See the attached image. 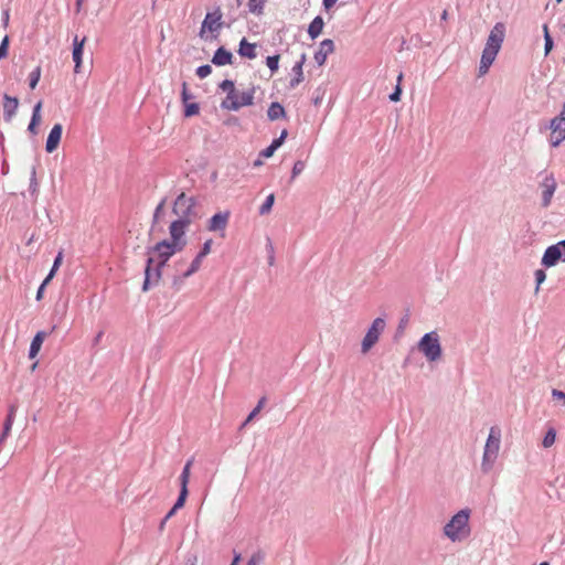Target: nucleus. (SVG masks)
Returning <instances> with one entry per match:
<instances>
[{"instance_id":"1","label":"nucleus","mask_w":565,"mask_h":565,"mask_svg":"<svg viewBox=\"0 0 565 565\" xmlns=\"http://www.w3.org/2000/svg\"><path fill=\"white\" fill-rule=\"evenodd\" d=\"M505 36V24L503 22H497L489 33L486 46L483 47L480 65L479 75L483 76L488 73L490 66L494 62Z\"/></svg>"},{"instance_id":"2","label":"nucleus","mask_w":565,"mask_h":565,"mask_svg":"<svg viewBox=\"0 0 565 565\" xmlns=\"http://www.w3.org/2000/svg\"><path fill=\"white\" fill-rule=\"evenodd\" d=\"M469 516V509L458 511L444 526V534L452 542L467 537L470 533Z\"/></svg>"},{"instance_id":"3","label":"nucleus","mask_w":565,"mask_h":565,"mask_svg":"<svg viewBox=\"0 0 565 565\" xmlns=\"http://www.w3.org/2000/svg\"><path fill=\"white\" fill-rule=\"evenodd\" d=\"M172 213L177 216V220L191 224L196 218H200L196 210V199L181 192L173 202Z\"/></svg>"},{"instance_id":"4","label":"nucleus","mask_w":565,"mask_h":565,"mask_svg":"<svg viewBox=\"0 0 565 565\" xmlns=\"http://www.w3.org/2000/svg\"><path fill=\"white\" fill-rule=\"evenodd\" d=\"M500 430L497 429L495 427H491L484 445L481 462V470L484 473H488L493 468V465L498 458V452L500 448Z\"/></svg>"},{"instance_id":"5","label":"nucleus","mask_w":565,"mask_h":565,"mask_svg":"<svg viewBox=\"0 0 565 565\" xmlns=\"http://www.w3.org/2000/svg\"><path fill=\"white\" fill-rule=\"evenodd\" d=\"M168 262L156 260L153 256H149L146 259L145 266V279L141 287L143 292L149 291L152 287H156L162 277V269Z\"/></svg>"},{"instance_id":"6","label":"nucleus","mask_w":565,"mask_h":565,"mask_svg":"<svg viewBox=\"0 0 565 565\" xmlns=\"http://www.w3.org/2000/svg\"><path fill=\"white\" fill-rule=\"evenodd\" d=\"M168 262L156 260L153 256H149L146 259L145 266V279L141 287L143 292L149 291L152 287H156L162 277V269Z\"/></svg>"},{"instance_id":"7","label":"nucleus","mask_w":565,"mask_h":565,"mask_svg":"<svg viewBox=\"0 0 565 565\" xmlns=\"http://www.w3.org/2000/svg\"><path fill=\"white\" fill-rule=\"evenodd\" d=\"M418 349L429 362L440 359L443 350L437 332L425 333L418 342Z\"/></svg>"},{"instance_id":"8","label":"nucleus","mask_w":565,"mask_h":565,"mask_svg":"<svg viewBox=\"0 0 565 565\" xmlns=\"http://www.w3.org/2000/svg\"><path fill=\"white\" fill-rule=\"evenodd\" d=\"M385 320L383 318H376L367 329L362 343L361 351L362 353H367L379 341L381 334L385 329Z\"/></svg>"},{"instance_id":"9","label":"nucleus","mask_w":565,"mask_h":565,"mask_svg":"<svg viewBox=\"0 0 565 565\" xmlns=\"http://www.w3.org/2000/svg\"><path fill=\"white\" fill-rule=\"evenodd\" d=\"M550 129V145L554 148L558 147L565 140V116H555L547 125L541 127L540 130Z\"/></svg>"},{"instance_id":"10","label":"nucleus","mask_w":565,"mask_h":565,"mask_svg":"<svg viewBox=\"0 0 565 565\" xmlns=\"http://www.w3.org/2000/svg\"><path fill=\"white\" fill-rule=\"evenodd\" d=\"M222 15L223 14H222L220 7H216L213 12H207L205 14V18H204L202 24H201L199 36L203 39L204 33L207 30L209 32H211L213 34V38L216 39L220 30L223 26Z\"/></svg>"},{"instance_id":"11","label":"nucleus","mask_w":565,"mask_h":565,"mask_svg":"<svg viewBox=\"0 0 565 565\" xmlns=\"http://www.w3.org/2000/svg\"><path fill=\"white\" fill-rule=\"evenodd\" d=\"M181 252L174 245L168 243V239H162L152 246L146 248L147 256H153L156 260L169 262V259L175 254Z\"/></svg>"},{"instance_id":"12","label":"nucleus","mask_w":565,"mask_h":565,"mask_svg":"<svg viewBox=\"0 0 565 565\" xmlns=\"http://www.w3.org/2000/svg\"><path fill=\"white\" fill-rule=\"evenodd\" d=\"M189 225L190 224L185 223V221H172L169 226L170 239H168V243L174 245V247H177L178 249L183 250V248L186 245V239L184 238V235Z\"/></svg>"},{"instance_id":"13","label":"nucleus","mask_w":565,"mask_h":565,"mask_svg":"<svg viewBox=\"0 0 565 565\" xmlns=\"http://www.w3.org/2000/svg\"><path fill=\"white\" fill-rule=\"evenodd\" d=\"M192 465H193V458L189 459L185 462V465L182 469V472L180 475V478H179L180 479V492H179V497H178L177 501L173 504L174 510H180L185 504L186 498L189 495L188 484H189V480H190V470H191Z\"/></svg>"},{"instance_id":"14","label":"nucleus","mask_w":565,"mask_h":565,"mask_svg":"<svg viewBox=\"0 0 565 565\" xmlns=\"http://www.w3.org/2000/svg\"><path fill=\"white\" fill-rule=\"evenodd\" d=\"M254 94H255V87H252L250 89L243 92L239 96L236 94V98H233L231 102L223 100L221 103L222 109H227L232 111H237L243 106H250L254 104Z\"/></svg>"},{"instance_id":"15","label":"nucleus","mask_w":565,"mask_h":565,"mask_svg":"<svg viewBox=\"0 0 565 565\" xmlns=\"http://www.w3.org/2000/svg\"><path fill=\"white\" fill-rule=\"evenodd\" d=\"M541 188H542L541 205H542V207H548L552 203L553 195L557 188V183H556V180H555L553 173L545 175V178L541 182Z\"/></svg>"},{"instance_id":"16","label":"nucleus","mask_w":565,"mask_h":565,"mask_svg":"<svg viewBox=\"0 0 565 565\" xmlns=\"http://www.w3.org/2000/svg\"><path fill=\"white\" fill-rule=\"evenodd\" d=\"M231 212L230 211H223L215 213L207 223V231L210 232H221V236H225V230L227 227L228 221H230Z\"/></svg>"},{"instance_id":"17","label":"nucleus","mask_w":565,"mask_h":565,"mask_svg":"<svg viewBox=\"0 0 565 565\" xmlns=\"http://www.w3.org/2000/svg\"><path fill=\"white\" fill-rule=\"evenodd\" d=\"M87 41V38L86 36H83L82 39H79L77 35L74 36L73 39V52H72V57H73V61H74V72L75 73H79L81 72V66H82V62H83V53H84V46H85V43Z\"/></svg>"},{"instance_id":"18","label":"nucleus","mask_w":565,"mask_h":565,"mask_svg":"<svg viewBox=\"0 0 565 565\" xmlns=\"http://www.w3.org/2000/svg\"><path fill=\"white\" fill-rule=\"evenodd\" d=\"M63 134V126L61 124H55L51 131L49 132L46 143H45V150L49 153H52L55 151L61 142Z\"/></svg>"},{"instance_id":"19","label":"nucleus","mask_w":565,"mask_h":565,"mask_svg":"<svg viewBox=\"0 0 565 565\" xmlns=\"http://www.w3.org/2000/svg\"><path fill=\"white\" fill-rule=\"evenodd\" d=\"M559 260H562V257H561V253H559V247L556 243V244L548 246L545 249L543 257L541 259V264L544 267L550 268V267L555 266Z\"/></svg>"},{"instance_id":"20","label":"nucleus","mask_w":565,"mask_h":565,"mask_svg":"<svg viewBox=\"0 0 565 565\" xmlns=\"http://www.w3.org/2000/svg\"><path fill=\"white\" fill-rule=\"evenodd\" d=\"M334 51V43L331 39H326L320 43L319 50L315 53V61L318 66H322L329 54Z\"/></svg>"},{"instance_id":"21","label":"nucleus","mask_w":565,"mask_h":565,"mask_svg":"<svg viewBox=\"0 0 565 565\" xmlns=\"http://www.w3.org/2000/svg\"><path fill=\"white\" fill-rule=\"evenodd\" d=\"M233 58H234V56L231 51H228L224 46H220L218 49L215 50L211 62L215 66L220 67V66L233 64Z\"/></svg>"},{"instance_id":"22","label":"nucleus","mask_w":565,"mask_h":565,"mask_svg":"<svg viewBox=\"0 0 565 565\" xmlns=\"http://www.w3.org/2000/svg\"><path fill=\"white\" fill-rule=\"evenodd\" d=\"M237 53L241 57L253 60L257 56L256 44L250 43L246 38H243L239 41Z\"/></svg>"},{"instance_id":"23","label":"nucleus","mask_w":565,"mask_h":565,"mask_svg":"<svg viewBox=\"0 0 565 565\" xmlns=\"http://www.w3.org/2000/svg\"><path fill=\"white\" fill-rule=\"evenodd\" d=\"M47 333L45 331H38L33 337L30 349H29V359H34L39 354L42 344L46 338Z\"/></svg>"},{"instance_id":"24","label":"nucleus","mask_w":565,"mask_h":565,"mask_svg":"<svg viewBox=\"0 0 565 565\" xmlns=\"http://www.w3.org/2000/svg\"><path fill=\"white\" fill-rule=\"evenodd\" d=\"M18 106L19 100L17 97L4 95L3 116L7 121L11 120L12 116L15 115Z\"/></svg>"},{"instance_id":"25","label":"nucleus","mask_w":565,"mask_h":565,"mask_svg":"<svg viewBox=\"0 0 565 565\" xmlns=\"http://www.w3.org/2000/svg\"><path fill=\"white\" fill-rule=\"evenodd\" d=\"M41 109H42V102L40 100L33 107L31 120L28 126V131L32 135L38 134V126L41 122Z\"/></svg>"},{"instance_id":"26","label":"nucleus","mask_w":565,"mask_h":565,"mask_svg":"<svg viewBox=\"0 0 565 565\" xmlns=\"http://www.w3.org/2000/svg\"><path fill=\"white\" fill-rule=\"evenodd\" d=\"M267 117L270 121L286 118V110L279 102H273L268 107Z\"/></svg>"},{"instance_id":"27","label":"nucleus","mask_w":565,"mask_h":565,"mask_svg":"<svg viewBox=\"0 0 565 565\" xmlns=\"http://www.w3.org/2000/svg\"><path fill=\"white\" fill-rule=\"evenodd\" d=\"M324 22L321 15H317L308 26V35L311 40L317 39L323 29Z\"/></svg>"},{"instance_id":"28","label":"nucleus","mask_w":565,"mask_h":565,"mask_svg":"<svg viewBox=\"0 0 565 565\" xmlns=\"http://www.w3.org/2000/svg\"><path fill=\"white\" fill-rule=\"evenodd\" d=\"M300 63H295L291 68L292 77L289 81V88H296L303 81V71Z\"/></svg>"},{"instance_id":"29","label":"nucleus","mask_w":565,"mask_h":565,"mask_svg":"<svg viewBox=\"0 0 565 565\" xmlns=\"http://www.w3.org/2000/svg\"><path fill=\"white\" fill-rule=\"evenodd\" d=\"M17 411H18L17 405L11 404L9 406L8 414H7L6 420L3 423V429H2L3 437H7L9 435V433L12 428L13 422H14Z\"/></svg>"},{"instance_id":"30","label":"nucleus","mask_w":565,"mask_h":565,"mask_svg":"<svg viewBox=\"0 0 565 565\" xmlns=\"http://www.w3.org/2000/svg\"><path fill=\"white\" fill-rule=\"evenodd\" d=\"M218 88L223 92H227V96L224 100L231 102L233 98H236V89L235 84L232 79H224L218 84Z\"/></svg>"},{"instance_id":"31","label":"nucleus","mask_w":565,"mask_h":565,"mask_svg":"<svg viewBox=\"0 0 565 565\" xmlns=\"http://www.w3.org/2000/svg\"><path fill=\"white\" fill-rule=\"evenodd\" d=\"M166 202H167V199L163 198L159 202V204L156 206L153 215H152V223H151L150 233H152L156 230V226L159 223V218H160L161 214L163 213V209H164Z\"/></svg>"},{"instance_id":"32","label":"nucleus","mask_w":565,"mask_h":565,"mask_svg":"<svg viewBox=\"0 0 565 565\" xmlns=\"http://www.w3.org/2000/svg\"><path fill=\"white\" fill-rule=\"evenodd\" d=\"M266 0H248V11L256 15H262L264 13Z\"/></svg>"},{"instance_id":"33","label":"nucleus","mask_w":565,"mask_h":565,"mask_svg":"<svg viewBox=\"0 0 565 565\" xmlns=\"http://www.w3.org/2000/svg\"><path fill=\"white\" fill-rule=\"evenodd\" d=\"M543 33H544V54H545V56H547L554 47V41L550 34L547 24H543Z\"/></svg>"},{"instance_id":"34","label":"nucleus","mask_w":565,"mask_h":565,"mask_svg":"<svg viewBox=\"0 0 565 565\" xmlns=\"http://www.w3.org/2000/svg\"><path fill=\"white\" fill-rule=\"evenodd\" d=\"M205 258V256H202L200 253L196 254L194 259L192 260L190 267L184 271V276H192L195 274L202 264V260Z\"/></svg>"},{"instance_id":"35","label":"nucleus","mask_w":565,"mask_h":565,"mask_svg":"<svg viewBox=\"0 0 565 565\" xmlns=\"http://www.w3.org/2000/svg\"><path fill=\"white\" fill-rule=\"evenodd\" d=\"M274 203H275V194L270 193L269 195H267V198L265 199L263 204L259 206L258 213L260 215L268 214L271 211Z\"/></svg>"},{"instance_id":"36","label":"nucleus","mask_w":565,"mask_h":565,"mask_svg":"<svg viewBox=\"0 0 565 565\" xmlns=\"http://www.w3.org/2000/svg\"><path fill=\"white\" fill-rule=\"evenodd\" d=\"M555 439H556V430L553 427H550L545 433V436L542 441V446L544 448H550L555 443Z\"/></svg>"},{"instance_id":"37","label":"nucleus","mask_w":565,"mask_h":565,"mask_svg":"<svg viewBox=\"0 0 565 565\" xmlns=\"http://www.w3.org/2000/svg\"><path fill=\"white\" fill-rule=\"evenodd\" d=\"M403 78V73H399V75L397 76V84L394 88V90L390 94L388 98L391 102H399L401 100V96H402V87H401V81Z\"/></svg>"},{"instance_id":"38","label":"nucleus","mask_w":565,"mask_h":565,"mask_svg":"<svg viewBox=\"0 0 565 565\" xmlns=\"http://www.w3.org/2000/svg\"><path fill=\"white\" fill-rule=\"evenodd\" d=\"M41 78V66H36L29 75V86L34 89Z\"/></svg>"},{"instance_id":"39","label":"nucleus","mask_w":565,"mask_h":565,"mask_svg":"<svg viewBox=\"0 0 565 565\" xmlns=\"http://www.w3.org/2000/svg\"><path fill=\"white\" fill-rule=\"evenodd\" d=\"M279 58L280 56L278 54L267 56L266 58V65L270 70L271 74L276 73L279 68Z\"/></svg>"},{"instance_id":"40","label":"nucleus","mask_w":565,"mask_h":565,"mask_svg":"<svg viewBox=\"0 0 565 565\" xmlns=\"http://www.w3.org/2000/svg\"><path fill=\"white\" fill-rule=\"evenodd\" d=\"M200 111V106L198 103H185L184 104V116L193 117L198 115Z\"/></svg>"},{"instance_id":"41","label":"nucleus","mask_w":565,"mask_h":565,"mask_svg":"<svg viewBox=\"0 0 565 565\" xmlns=\"http://www.w3.org/2000/svg\"><path fill=\"white\" fill-rule=\"evenodd\" d=\"M38 188H39V183L36 180V168L33 166L31 169L29 191L32 194H34L35 192H38Z\"/></svg>"},{"instance_id":"42","label":"nucleus","mask_w":565,"mask_h":565,"mask_svg":"<svg viewBox=\"0 0 565 565\" xmlns=\"http://www.w3.org/2000/svg\"><path fill=\"white\" fill-rule=\"evenodd\" d=\"M534 277H535V282H536V286H535V294L539 292L540 290V286L544 282V280L546 279V273L544 269H536L535 273H534Z\"/></svg>"},{"instance_id":"43","label":"nucleus","mask_w":565,"mask_h":565,"mask_svg":"<svg viewBox=\"0 0 565 565\" xmlns=\"http://www.w3.org/2000/svg\"><path fill=\"white\" fill-rule=\"evenodd\" d=\"M306 163L302 160H298L294 163L292 170H291V181L296 179L303 170H305Z\"/></svg>"},{"instance_id":"44","label":"nucleus","mask_w":565,"mask_h":565,"mask_svg":"<svg viewBox=\"0 0 565 565\" xmlns=\"http://www.w3.org/2000/svg\"><path fill=\"white\" fill-rule=\"evenodd\" d=\"M10 39L9 35H4L0 43V61L8 56Z\"/></svg>"},{"instance_id":"45","label":"nucleus","mask_w":565,"mask_h":565,"mask_svg":"<svg viewBox=\"0 0 565 565\" xmlns=\"http://www.w3.org/2000/svg\"><path fill=\"white\" fill-rule=\"evenodd\" d=\"M212 73V67L210 64H203L201 66H199L196 70H195V74L200 77V78H205L207 77L210 74Z\"/></svg>"},{"instance_id":"46","label":"nucleus","mask_w":565,"mask_h":565,"mask_svg":"<svg viewBox=\"0 0 565 565\" xmlns=\"http://www.w3.org/2000/svg\"><path fill=\"white\" fill-rule=\"evenodd\" d=\"M264 558V553L262 551H257L250 556L246 565H260Z\"/></svg>"},{"instance_id":"47","label":"nucleus","mask_w":565,"mask_h":565,"mask_svg":"<svg viewBox=\"0 0 565 565\" xmlns=\"http://www.w3.org/2000/svg\"><path fill=\"white\" fill-rule=\"evenodd\" d=\"M189 276H184V273L180 274V275H174L172 277V287L175 289V290H180V288L182 287L184 280L188 278Z\"/></svg>"},{"instance_id":"48","label":"nucleus","mask_w":565,"mask_h":565,"mask_svg":"<svg viewBox=\"0 0 565 565\" xmlns=\"http://www.w3.org/2000/svg\"><path fill=\"white\" fill-rule=\"evenodd\" d=\"M194 96L189 92L188 85L185 82L182 83V92H181V99L183 105L185 103H189L190 99H193Z\"/></svg>"},{"instance_id":"49","label":"nucleus","mask_w":565,"mask_h":565,"mask_svg":"<svg viewBox=\"0 0 565 565\" xmlns=\"http://www.w3.org/2000/svg\"><path fill=\"white\" fill-rule=\"evenodd\" d=\"M212 244H213V241H212L211 238L206 239V241L203 243V245H202V247H201V249H200V252H199V253H200L202 256H205V257H206V256L210 254V252H211V246H212Z\"/></svg>"},{"instance_id":"50","label":"nucleus","mask_w":565,"mask_h":565,"mask_svg":"<svg viewBox=\"0 0 565 565\" xmlns=\"http://www.w3.org/2000/svg\"><path fill=\"white\" fill-rule=\"evenodd\" d=\"M322 98H323V92L320 88H317L313 93L312 104L315 106H319L322 102Z\"/></svg>"},{"instance_id":"51","label":"nucleus","mask_w":565,"mask_h":565,"mask_svg":"<svg viewBox=\"0 0 565 565\" xmlns=\"http://www.w3.org/2000/svg\"><path fill=\"white\" fill-rule=\"evenodd\" d=\"M552 396H553V398L561 401L563 403V405H565V392L557 390V388H553Z\"/></svg>"},{"instance_id":"52","label":"nucleus","mask_w":565,"mask_h":565,"mask_svg":"<svg viewBox=\"0 0 565 565\" xmlns=\"http://www.w3.org/2000/svg\"><path fill=\"white\" fill-rule=\"evenodd\" d=\"M276 149L273 148L270 145L268 147H266L265 149H263L260 152H259V157H263V158H270L274 156Z\"/></svg>"},{"instance_id":"53","label":"nucleus","mask_w":565,"mask_h":565,"mask_svg":"<svg viewBox=\"0 0 565 565\" xmlns=\"http://www.w3.org/2000/svg\"><path fill=\"white\" fill-rule=\"evenodd\" d=\"M10 11L9 9L3 10L2 12V26L6 29L9 25Z\"/></svg>"},{"instance_id":"54","label":"nucleus","mask_w":565,"mask_h":565,"mask_svg":"<svg viewBox=\"0 0 565 565\" xmlns=\"http://www.w3.org/2000/svg\"><path fill=\"white\" fill-rule=\"evenodd\" d=\"M62 259H63V253L62 252H58L54 262H53V266L52 268H55V269H58L61 264H62Z\"/></svg>"},{"instance_id":"55","label":"nucleus","mask_w":565,"mask_h":565,"mask_svg":"<svg viewBox=\"0 0 565 565\" xmlns=\"http://www.w3.org/2000/svg\"><path fill=\"white\" fill-rule=\"evenodd\" d=\"M266 252H267V255L275 254V248H274L270 237H267V239H266Z\"/></svg>"},{"instance_id":"56","label":"nucleus","mask_w":565,"mask_h":565,"mask_svg":"<svg viewBox=\"0 0 565 565\" xmlns=\"http://www.w3.org/2000/svg\"><path fill=\"white\" fill-rule=\"evenodd\" d=\"M557 245L559 247V253H561L562 262H565V239L558 242Z\"/></svg>"},{"instance_id":"57","label":"nucleus","mask_w":565,"mask_h":565,"mask_svg":"<svg viewBox=\"0 0 565 565\" xmlns=\"http://www.w3.org/2000/svg\"><path fill=\"white\" fill-rule=\"evenodd\" d=\"M557 245L559 247V253H561L562 262H565V239L558 242Z\"/></svg>"},{"instance_id":"58","label":"nucleus","mask_w":565,"mask_h":565,"mask_svg":"<svg viewBox=\"0 0 565 565\" xmlns=\"http://www.w3.org/2000/svg\"><path fill=\"white\" fill-rule=\"evenodd\" d=\"M284 142L282 138L277 137L271 141L270 146L277 150Z\"/></svg>"},{"instance_id":"59","label":"nucleus","mask_w":565,"mask_h":565,"mask_svg":"<svg viewBox=\"0 0 565 565\" xmlns=\"http://www.w3.org/2000/svg\"><path fill=\"white\" fill-rule=\"evenodd\" d=\"M338 0H322L323 8L326 10L331 9Z\"/></svg>"},{"instance_id":"60","label":"nucleus","mask_w":565,"mask_h":565,"mask_svg":"<svg viewBox=\"0 0 565 565\" xmlns=\"http://www.w3.org/2000/svg\"><path fill=\"white\" fill-rule=\"evenodd\" d=\"M44 290H45L44 286L40 285V287L36 291V297H35L38 301L43 298Z\"/></svg>"},{"instance_id":"61","label":"nucleus","mask_w":565,"mask_h":565,"mask_svg":"<svg viewBox=\"0 0 565 565\" xmlns=\"http://www.w3.org/2000/svg\"><path fill=\"white\" fill-rule=\"evenodd\" d=\"M239 561H241V554L234 552V557H233V561H232V563L230 565H238Z\"/></svg>"},{"instance_id":"62","label":"nucleus","mask_w":565,"mask_h":565,"mask_svg":"<svg viewBox=\"0 0 565 565\" xmlns=\"http://www.w3.org/2000/svg\"><path fill=\"white\" fill-rule=\"evenodd\" d=\"M256 416V413L254 411H252L247 418L245 419V422L243 423V426L247 425V423H249L254 417Z\"/></svg>"},{"instance_id":"63","label":"nucleus","mask_w":565,"mask_h":565,"mask_svg":"<svg viewBox=\"0 0 565 565\" xmlns=\"http://www.w3.org/2000/svg\"><path fill=\"white\" fill-rule=\"evenodd\" d=\"M178 510H174V508L172 507L169 512L166 514V520H169L170 518H172L175 513H177Z\"/></svg>"},{"instance_id":"64","label":"nucleus","mask_w":565,"mask_h":565,"mask_svg":"<svg viewBox=\"0 0 565 565\" xmlns=\"http://www.w3.org/2000/svg\"><path fill=\"white\" fill-rule=\"evenodd\" d=\"M267 260L269 266H274L275 264V254L267 255Z\"/></svg>"}]
</instances>
